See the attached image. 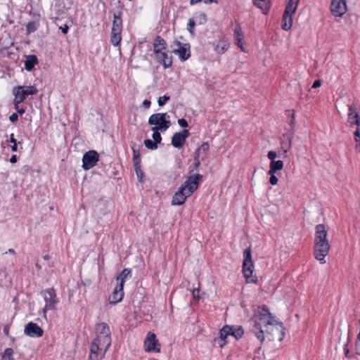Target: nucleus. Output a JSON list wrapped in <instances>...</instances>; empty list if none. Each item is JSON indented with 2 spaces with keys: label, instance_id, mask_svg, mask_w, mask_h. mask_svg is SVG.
<instances>
[{
  "label": "nucleus",
  "instance_id": "1",
  "mask_svg": "<svg viewBox=\"0 0 360 360\" xmlns=\"http://www.w3.org/2000/svg\"><path fill=\"white\" fill-rule=\"evenodd\" d=\"M275 320H276V317L271 314L268 307L265 304L258 306L254 310V314L250 319V322L252 323L251 332L259 340L261 344L265 340L264 329L269 328L275 322Z\"/></svg>",
  "mask_w": 360,
  "mask_h": 360
},
{
  "label": "nucleus",
  "instance_id": "2",
  "mask_svg": "<svg viewBox=\"0 0 360 360\" xmlns=\"http://www.w3.org/2000/svg\"><path fill=\"white\" fill-rule=\"evenodd\" d=\"M202 179V175L200 174H193L188 177L179 190L174 193L172 200V205H182L187 198L191 196L198 188L200 181Z\"/></svg>",
  "mask_w": 360,
  "mask_h": 360
},
{
  "label": "nucleus",
  "instance_id": "3",
  "mask_svg": "<svg viewBox=\"0 0 360 360\" xmlns=\"http://www.w3.org/2000/svg\"><path fill=\"white\" fill-rule=\"evenodd\" d=\"M328 231L324 224H319L315 227L314 255L321 264H325L330 245L327 240Z\"/></svg>",
  "mask_w": 360,
  "mask_h": 360
},
{
  "label": "nucleus",
  "instance_id": "4",
  "mask_svg": "<svg viewBox=\"0 0 360 360\" xmlns=\"http://www.w3.org/2000/svg\"><path fill=\"white\" fill-rule=\"evenodd\" d=\"M148 124L153 125L151 128L153 131L152 137L153 141L158 145L162 141V136L159 131L164 132L171 126L169 115L167 112L154 113L151 115L148 119Z\"/></svg>",
  "mask_w": 360,
  "mask_h": 360
},
{
  "label": "nucleus",
  "instance_id": "5",
  "mask_svg": "<svg viewBox=\"0 0 360 360\" xmlns=\"http://www.w3.org/2000/svg\"><path fill=\"white\" fill-rule=\"evenodd\" d=\"M122 11H118L113 14L112 27L110 34V41L112 44L117 46L120 44L122 39Z\"/></svg>",
  "mask_w": 360,
  "mask_h": 360
},
{
  "label": "nucleus",
  "instance_id": "6",
  "mask_svg": "<svg viewBox=\"0 0 360 360\" xmlns=\"http://www.w3.org/2000/svg\"><path fill=\"white\" fill-rule=\"evenodd\" d=\"M300 0H289L287 4L281 21V28L288 31L292 25V16L295 14Z\"/></svg>",
  "mask_w": 360,
  "mask_h": 360
},
{
  "label": "nucleus",
  "instance_id": "7",
  "mask_svg": "<svg viewBox=\"0 0 360 360\" xmlns=\"http://www.w3.org/2000/svg\"><path fill=\"white\" fill-rule=\"evenodd\" d=\"M295 113L292 112L290 121V129L281 137L280 148L283 153H287L292 146V141L295 134Z\"/></svg>",
  "mask_w": 360,
  "mask_h": 360
},
{
  "label": "nucleus",
  "instance_id": "8",
  "mask_svg": "<svg viewBox=\"0 0 360 360\" xmlns=\"http://www.w3.org/2000/svg\"><path fill=\"white\" fill-rule=\"evenodd\" d=\"M38 93L37 89L34 86H18L14 87L13 94L16 103H22L28 96H33Z\"/></svg>",
  "mask_w": 360,
  "mask_h": 360
},
{
  "label": "nucleus",
  "instance_id": "9",
  "mask_svg": "<svg viewBox=\"0 0 360 360\" xmlns=\"http://www.w3.org/2000/svg\"><path fill=\"white\" fill-rule=\"evenodd\" d=\"M265 333L270 335L271 340L282 341L285 337V327L282 322L275 320L269 328L264 329Z\"/></svg>",
  "mask_w": 360,
  "mask_h": 360
},
{
  "label": "nucleus",
  "instance_id": "10",
  "mask_svg": "<svg viewBox=\"0 0 360 360\" xmlns=\"http://www.w3.org/2000/svg\"><path fill=\"white\" fill-rule=\"evenodd\" d=\"M41 294L46 302L45 307L43 309L44 313L45 314L47 310H55L56 309V304L59 302L56 290L53 288H46Z\"/></svg>",
  "mask_w": 360,
  "mask_h": 360
},
{
  "label": "nucleus",
  "instance_id": "11",
  "mask_svg": "<svg viewBox=\"0 0 360 360\" xmlns=\"http://www.w3.org/2000/svg\"><path fill=\"white\" fill-rule=\"evenodd\" d=\"M98 160V153L94 150H89L83 155L82 167L84 170H89L96 166Z\"/></svg>",
  "mask_w": 360,
  "mask_h": 360
},
{
  "label": "nucleus",
  "instance_id": "12",
  "mask_svg": "<svg viewBox=\"0 0 360 360\" xmlns=\"http://www.w3.org/2000/svg\"><path fill=\"white\" fill-rule=\"evenodd\" d=\"M145 350L148 352H160V344L155 333L149 332L144 341Z\"/></svg>",
  "mask_w": 360,
  "mask_h": 360
},
{
  "label": "nucleus",
  "instance_id": "13",
  "mask_svg": "<svg viewBox=\"0 0 360 360\" xmlns=\"http://www.w3.org/2000/svg\"><path fill=\"white\" fill-rule=\"evenodd\" d=\"M174 44L178 46V49L173 50V53L178 55L181 61H186L191 57V46L188 43L183 44L175 40Z\"/></svg>",
  "mask_w": 360,
  "mask_h": 360
},
{
  "label": "nucleus",
  "instance_id": "14",
  "mask_svg": "<svg viewBox=\"0 0 360 360\" xmlns=\"http://www.w3.org/2000/svg\"><path fill=\"white\" fill-rule=\"evenodd\" d=\"M97 336L96 338H103V343L110 345L111 338L109 326L105 323H98L96 326Z\"/></svg>",
  "mask_w": 360,
  "mask_h": 360
},
{
  "label": "nucleus",
  "instance_id": "15",
  "mask_svg": "<svg viewBox=\"0 0 360 360\" xmlns=\"http://www.w3.org/2000/svg\"><path fill=\"white\" fill-rule=\"evenodd\" d=\"M157 62L163 65L165 69L171 68L172 65V56H169L167 51L160 49L153 50Z\"/></svg>",
  "mask_w": 360,
  "mask_h": 360
},
{
  "label": "nucleus",
  "instance_id": "16",
  "mask_svg": "<svg viewBox=\"0 0 360 360\" xmlns=\"http://www.w3.org/2000/svg\"><path fill=\"white\" fill-rule=\"evenodd\" d=\"M330 11L335 17L342 16L347 11L346 0H332Z\"/></svg>",
  "mask_w": 360,
  "mask_h": 360
},
{
  "label": "nucleus",
  "instance_id": "17",
  "mask_svg": "<svg viewBox=\"0 0 360 360\" xmlns=\"http://www.w3.org/2000/svg\"><path fill=\"white\" fill-rule=\"evenodd\" d=\"M24 333L30 338H41L44 330L36 323L29 322L24 328Z\"/></svg>",
  "mask_w": 360,
  "mask_h": 360
},
{
  "label": "nucleus",
  "instance_id": "18",
  "mask_svg": "<svg viewBox=\"0 0 360 360\" xmlns=\"http://www.w3.org/2000/svg\"><path fill=\"white\" fill-rule=\"evenodd\" d=\"M100 338H95L91 345L89 360H101L104 356V352L102 347H99Z\"/></svg>",
  "mask_w": 360,
  "mask_h": 360
},
{
  "label": "nucleus",
  "instance_id": "19",
  "mask_svg": "<svg viewBox=\"0 0 360 360\" xmlns=\"http://www.w3.org/2000/svg\"><path fill=\"white\" fill-rule=\"evenodd\" d=\"M189 135L190 133L187 129H183L179 132L175 133L172 137V145L176 148H181Z\"/></svg>",
  "mask_w": 360,
  "mask_h": 360
},
{
  "label": "nucleus",
  "instance_id": "20",
  "mask_svg": "<svg viewBox=\"0 0 360 360\" xmlns=\"http://www.w3.org/2000/svg\"><path fill=\"white\" fill-rule=\"evenodd\" d=\"M231 328L230 326H224L219 332V338L214 339V342H218L219 347L222 348L228 342L226 340L229 335H230Z\"/></svg>",
  "mask_w": 360,
  "mask_h": 360
},
{
  "label": "nucleus",
  "instance_id": "21",
  "mask_svg": "<svg viewBox=\"0 0 360 360\" xmlns=\"http://www.w3.org/2000/svg\"><path fill=\"white\" fill-rule=\"evenodd\" d=\"M247 265H245V262H243V273L244 276L249 283H257V278H252V273L254 269V264L252 262H247Z\"/></svg>",
  "mask_w": 360,
  "mask_h": 360
},
{
  "label": "nucleus",
  "instance_id": "22",
  "mask_svg": "<svg viewBox=\"0 0 360 360\" xmlns=\"http://www.w3.org/2000/svg\"><path fill=\"white\" fill-rule=\"evenodd\" d=\"M252 4L259 8L262 13L267 15L271 9L272 0H252Z\"/></svg>",
  "mask_w": 360,
  "mask_h": 360
},
{
  "label": "nucleus",
  "instance_id": "23",
  "mask_svg": "<svg viewBox=\"0 0 360 360\" xmlns=\"http://www.w3.org/2000/svg\"><path fill=\"white\" fill-rule=\"evenodd\" d=\"M124 288H119V285L115 288L112 295L109 297L108 301L110 304H116L121 302L124 297Z\"/></svg>",
  "mask_w": 360,
  "mask_h": 360
},
{
  "label": "nucleus",
  "instance_id": "24",
  "mask_svg": "<svg viewBox=\"0 0 360 360\" xmlns=\"http://www.w3.org/2000/svg\"><path fill=\"white\" fill-rule=\"evenodd\" d=\"M244 39V33L241 29L240 25H237L234 30V40L235 44L241 49V51H245L243 45V40Z\"/></svg>",
  "mask_w": 360,
  "mask_h": 360
},
{
  "label": "nucleus",
  "instance_id": "25",
  "mask_svg": "<svg viewBox=\"0 0 360 360\" xmlns=\"http://www.w3.org/2000/svg\"><path fill=\"white\" fill-rule=\"evenodd\" d=\"M214 50L218 54L224 53L229 48V43L224 39L216 40L212 43Z\"/></svg>",
  "mask_w": 360,
  "mask_h": 360
},
{
  "label": "nucleus",
  "instance_id": "26",
  "mask_svg": "<svg viewBox=\"0 0 360 360\" xmlns=\"http://www.w3.org/2000/svg\"><path fill=\"white\" fill-rule=\"evenodd\" d=\"M39 60L35 55H29L26 56L25 61V68L27 71L31 72L34 69V66L38 64Z\"/></svg>",
  "mask_w": 360,
  "mask_h": 360
},
{
  "label": "nucleus",
  "instance_id": "27",
  "mask_svg": "<svg viewBox=\"0 0 360 360\" xmlns=\"http://www.w3.org/2000/svg\"><path fill=\"white\" fill-rule=\"evenodd\" d=\"M210 149V145L207 142H204L198 148L195 152L194 155L199 157L202 161H204L207 158V153Z\"/></svg>",
  "mask_w": 360,
  "mask_h": 360
},
{
  "label": "nucleus",
  "instance_id": "28",
  "mask_svg": "<svg viewBox=\"0 0 360 360\" xmlns=\"http://www.w3.org/2000/svg\"><path fill=\"white\" fill-rule=\"evenodd\" d=\"M131 148L132 149L133 152V163L134 166L141 165V153H140V148H141V146H138L136 147V144L134 142L131 143Z\"/></svg>",
  "mask_w": 360,
  "mask_h": 360
},
{
  "label": "nucleus",
  "instance_id": "29",
  "mask_svg": "<svg viewBox=\"0 0 360 360\" xmlns=\"http://www.w3.org/2000/svg\"><path fill=\"white\" fill-rule=\"evenodd\" d=\"M131 276V270L130 269H124L117 276L116 279L117 281H120V283L117 284L119 285V288H124V285L125 283V280L127 277Z\"/></svg>",
  "mask_w": 360,
  "mask_h": 360
},
{
  "label": "nucleus",
  "instance_id": "30",
  "mask_svg": "<svg viewBox=\"0 0 360 360\" xmlns=\"http://www.w3.org/2000/svg\"><path fill=\"white\" fill-rule=\"evenodd\" d=\"M153 44V50L160 49V50L167 51V42L162 37H161L159 35L155 37Z\"/></svg>",
  "mask_w": 360,
  "mask_h": 360
},
{
  "label": "nucleus",
  "instance_id": "31",
  "mask_svg": "<svg viewBox=\"0 0 360 360\" xmlns=\"http://www.w3.org/2000/svg\"><path fill=\"white\" fill-rule=\"evenodd\" d=\"M283 168V162L282 160H278L271 161L269 173H276V172L281 170Z\"/></svg>",
  "mask_w": 360,
  "mask_h": 360
},
{
  "label": "nucleus",
  "instance_id": "32",
  "mask_svg": "<svg viewBox=\"0 0 360 360\" xmlns=\"http://www.w3.org/2000/svg\"><path fill=\"white\" fill-rule=\"evenodd\" d=\"M231 328L230 335L233 336L236 340H239L244 334V330L242 326H230Z\"/></svg>",
  "mask_w": 360,
  "mask_h": 360
},
{
  "label": "nucleus",
  "instance_id": "33",
  "mask_svg": "<svg viewBox=\"0 0 360 360\" xmlns=\"http://www.w3.org/2000/svg\"><path fill=\"white\" fill-rule=\"evenodd\" d=\"M193 18L198 25H204L207 20L206 14L202 12L196 13Z\"/></svg>",
  "mask_w": 360,
  "mask_h": 360
},
{
  "label": "nucleus",
  "instance_id": "34",
  "mask_svg": "<svg viewBox=\"0 0 360 360\" xmlns=\"http://www.w3.org/2000/svg\"><path fill=\"white\" fill-rule=\"evenodd\" d=\"M39 22H36V21H31V22H29L27 25H26V31H27V34H31L34 32H35L38 27H39Z\"/></svg>",
  "mask_w": 360,
  "mask_h": 360
},
{
  "label": "nucleus",
  "instance_id": "35",
  "mask_svg": "<svg viewBox=\"0 0 360 360\" xmlns=\"http://www.w3.org/2000/svg\"><path fill=\"white\" fill-rule=\"evenodd\" d=\"M13 349L12 348H6L1 354L3 359L13 360Z\"/></svg>",
  "mask_w": 360,
  "mask_h": 360
},
{
  "label": "nucleus",
  "instance_id": "36",
  "mask_svg": "<svg viewBox=\"0 0 360 360\" xmlns=\"http://www.w3.org/2000/svg\"><path fill=\"white\" fill-rule=\"evenodd\" d=\"M243 257V262H245V265H247V262H252L250 248H248L245 250H244Z\"/></svg>",
  "mask_w": 360,
  "mask_h": 360
},
{
  "label": "nucleus",
  "instance_id": "37",
  "mask_svg": "<svg viewBox=\"0 0 360 360\" xmlns=\"http://www.w3.org/2000/svg\"><path fill=\"white\" fill-rule=\"evenodd\" d=\"M347 121L351 125H358L359 122L360 124V116L358 112H355L352 117H347Z\"/></svg>",
  "mask_w": 360,
  "mask_h": 360
},
{
  "label": "nucleus",
  "instance_id": "38",
  "mask_svg": "<svg viewBox=\"0 0 360 360\" xmlns=\"http://www.w3.org/2000/svg\"><path fill=\"white\" fill-rule=\"evenodd\" d=\"M143 143L145 146L149 150H155L158 147V145L150 139H146Z\"/></svg>",
  "mask_w": 360,
  "mask_h": 360
},
{
  "label": "nucleus",
  "instance_id": "39",
  "mask_svg": "<svg viewBox=\"0 0 360 360\" xmlns=\"http://www.w3.org/2000/svg\"><path fill=\"white\" fill-rule=\"evenodd\" d=\"M134 167V169H135L137 178L139 179V181L142 182L143 177L144 176V173L141 169V165H135Z\"/></svg>",
  "mask_w": 360,
  "mask_h": 360
},
{
  "label": "nucleus",
  "instance_id": "40",
  "mask_svg": "<svg viewBox=\"0 0 360 360\" xmlns=\"http://www.w3.org/2000/svg\"><path fill=\"white\" fill-rule=\"evenodd\" d=\"M195 21L193 18H190L187 25V30L191 35H195L194 27L195 25Z\"/></svg>",
  "mask_w": 360,
  "mask_h": 360
},
{
  "label": "nucleus",
  "instance_id": "41",
  "mask_svg": "<svg viewBox=\"0 0 360 360\" xmlns=\"http://www.w3.org/2000/svg\"><path fill=\"white\" fill-rule=\"evenodd\" d=\"M357 108L355 104L352 103L350 105H348V114L347 117H352V115H354L355 112H356Z\"/></svg>",
  "mask_w": 360,
  "mask_h": 360
},
{
  "label": "nucleus",
  "instance_id": "42",
  "mask_svg": "<svg viewBox=\"0 0 360 360\" xmlns=\"http://www.w3.org/2000/svg\"><path fill=\"white\" fill-rule=\"evenodd\" d=\"M170 99V97L167 95H164L158 98V103L160 106H163Z\"/></svg>",
  "mask_w": 360,
  "mask_h": 360
},
{
  "label": "nucleus",
  "instance_id": "43",
  "mask_svg": "<svg viewBox=\"0 0 360 360\" xmlns=\"http://www.w3.org/2000/svg\"><path fill=\"white\" fill-rule=\"evenodd\" d=\"M359 333L357 335L356 341V352L358 355H360V319L359 321Z\"/></svg>",
  "mask_w": 360,
  "mask_h": 360
},
{
  "label": "nucleus",
  "instance_id": "44",
  "mask_svg": "<svg viewBox=\"0 0 360 360\" xmlns=\"http://www.w3.org/2000/svg\"><path fill=\"white\" fill-rule=\"evenodd\" d=\"M20 103H16V101L13 100V104H14V108L17 111V114L19 113L20 115H22L25 113V109L24 108H20L19 105H20Z\"/></svg>",
  "mask_w": 360,
  "mask_h": 360
},
{
  "label": "nucleus",
  "instance_id": "45",
  "mask_svg": "<svg viewBox=\"0 0 360 360\" xmlns=\"http://www.w3.org/2000/svg\"><path fill=\"white\" fill-rule=\"evenodd\" d=\"M270 175L269 183L274 186L278 183V178L276 176L275 173H269Z\"/></svg>",
  "mask_w": 360,
  "mask_h": 360
},
{
  "label": "nucleus",
  "instance_id": "46",
  "mask_svg": "<svg viewBox=\"0 0 360 360\" xmlns=\"http://www.w3.org/2000/svg\"><path fill=\"white\" fill-rule=\"evenodd\" d=\"M201 161L202 160L199 157L194 155V162H193V169H197L199 167Z\"/></svg>",
  "mask_w": 360,
  "mask_h": 360
},
{
  "label": "nucleus",
  "instance_id": "47",
  "mask_svg": "<svg viewBox=\"0 0 360 360\" xmlns=\"http://www.w3.org/2000/svg\"><path fill=\"white\" fill-rule=\"evenodd\" d=\"M178 124L180 127L183 128H186L188 126V122L184 118H181L178 120Z\"/></svg>",
  "mask_w": 360,
  "mask_h": 360
},
{
  "label": "nucleus",
  "instance_id": "48",
  "mask_svg": "<svg viewBox=\"0 0 360 360\" xmlns=\"http://www.w3.org/2000/svg\"><path fill=\"white\" fill-rule=\"evenodd\" d=\"M267 157L271 161H274V159L277 157V154L275 151L270 150L267 154Z\"/></svg>",
  "mask_w": 360,
  "mask_h": 360
},
{
  "label": "nucleus",
  "instance_id": "49",
  "mask_svg": "<svg viewBox=\"0 0 360 360\" xmlns=\"http://www.w3.org/2000/svg\"><path fill=\"white\" fill-rule=\"evenodd\" d=\"M101 339H103V338H101ZM98 346H99V347H102V348H103L104 352H106V350L109 348L110 345H107L105 343H103V340H100Z\"/></svg>",
  "mask_w": 360,
  "mask_h": 360
},
{
  "label": "nucleus",
  "instance_id": "50",
  "mask_svg": "<svg viewBox=\"0 0 360 360\" xmlns=\"http://www.w3.org/2000/svg\"><path fill=\"white\" fill-rule=\"evenodd\" d=\"M355 150L360 153V138L354 137Z\"/></svg>",
  "mask_w": 360,
  "mask_h": 360
},
{
  "label": "nucleus",
  "instance_id": "51",
  "mask_svg": "<svg viewBox=\"0 0 360 360\" xmlns=\"http://www.w3.org/2000/svg\"><path fill=\"white\" fill-rule=\"evenodd\" d=\"M344 352H345V356L347 358H350L351 356L349 355V349L348 348V342L345 343L344 345Z\"/></svg>",
  "mask_w": 360,
  "mask_h": 360
},
{
  "label": "nucleus",
  "instance_id": "52",
  "mask_svg": "<svg viewBox=\"0 0 360 360\" xmlns=\"http://www.w3.org/2000/svg\"><path fill=\"white\" fill-rule=\"evenodd\" d=\"M18 120V115L16 112L13 113L9 117V120L13 123L15 122Z\"/></svg>",
  "mask_w": 360,
  "mask_h": 360
},
{
  "label": "nucleus",
  "instance_id": "53",
  "mask_svg": "<svg viewBox=\"0 0 360 360\" xmlns=\"http://www.w3.org/2000/svg\"><path fill=\"white\" fill-rule=\"evenodd\" d=\"M59 29L64 34H66L69 31V27L67 25H64L63 26H59Z\"/></svg>",
  "mask_w": 360,
  "mask_h": 360
},
{
  "label": "nucleus",
  "instance_id": "54",
  "mask_svg": "<svg viewBox=\"0 0 360 360\" xmlns=\"http://www.w3.org/2000/svg\"><path fill=\"white\" fill-rule=\"evenodd\" d=\"M354 137L360 138V123L356 125V129L354 132Z\"/></svg>",
  "mask_w": 360,
  "mask_h": 360
},
{
  "label": "nucleus",
  "instance_id": "55",
  "mask_svg": "<svg viewBox=\"0 0 360 360\" xmlns=\"http://www.w3.org/2000/svg\"><path fill=\"white\" fill-rule=\"evenodd\" d=\"M9 330H10V326L8 325H5L3 328L4 333L6 336H9Z\"/></svg>",
  "mask_w": 360,
  "mask_h": 360
},
{
  "label": "nucleus",
  "instance_id": "56",
  "mask_svg": "<svg viewBox=\"0 0 360 360\" xmlns=\"http://www.w3.org/2000/svg\"><path fill=\"white\" fill-rule=\"evenodd\" d=\"M321 85V81L320 79H316L314 82L312 88L316 89L319 87Z\"/></svg>",
  "mask_w": 360,
  "mask_h": 360
},
{
  "label": "nucleus",
  "instance_id": "57",
  "mask_svg": "<svg viewBox=\"0 0 360 360\" xmlns=\"http://www.w3.org/2000/svg\"><path fill=\"white\" fill-rule=\"evenodd\" d=\"M150 104H151V102L148 100V99H145L143 102V105L146 108H149L150 106Z\"/></svg>",
  "mask_w": 360,
  "mask_h": 360
},
{
  "label": "nucleus",
  "instance_id": "58",
  "mask_svg": "<svg viewBox=\"0 0 360 360\" xmlns=\"http://www.w3.org/2000/svg\"><path fill=\"white\" fill-rule=\"evenodd\" d=\"M9 142L13 143V144H16L18 143H17V140L14 138V134H11L10 135V140H9Z\"/></svg>",
  "mask_w": 360,
  "mask_h": 360
},
{
  "label": "nucleus",
  "instance_id": "59",
  "mask_svg": "<svg viewBox=\"0 0 360 360\" xmlns=\"http://www.w3.org/2000/svg\"><path fill=\"white\" fill-rule=\"evenodd\" d=\"M10 162L11 163H15L18 161V157L16 155H13L11 158H10Z\"/></svg>",
  "mask_w": 360,
  "mask_h": 360
},
{
  "label": "nucleus",
  "instance_id": "60",
  "mask_svg": "<svg viewBox=\"0 0 360 360\" xmlns=\"http://www.w3.org/2000/svg\"><path fill=\"white\" fill-rule=\"evenodd\" d=\"M11 150H12L13 152H16V151L18 150V143H16V144H13V145L11 146Z\"/></svg>",
  "mask_w": 360,
  "mask_h": 360
},
{
  "label": "nucleus",
  "instance_id": "61",
  "mask_svg": "<svg viewBox=\"0 0 360 360\" xmlns=\"http://www.w3.org/2000/svg\"><path fill=\"white\" fill-rule=\"evenodd\" d=\"M200 2H202V0H191L190 1V4L191 5H194V4H196L200 3Z\"/></svg>",
  "mask_w": 360,
  "mask_h": 360
},
{
  "label": "nucleus",
  "instance_id": "62",
  "mask_svg": "<svg viewBox=\"0 0 360 360\" xmlns=\"http://www.w3.org/2000/svg\"><path fill=\"white\" fill-rule=\"evenodd\" d=\"M205 4H211L213 2H217V0H202Z\"/></svg>",
  "mask_w": 360,
  "mask_h": 360
},
{
  "label": "nucleus",
  "instance_id": "63",
  "mask_svg": "<svg viewBox=\"0 0 360 360\" xmlns=\"http://www.w3.org/2000/svg\"><path fill=\"white\" fill-rule=\"evenodd\" d=\"M43 259H44V260H49V259H51V257H50V255H44V256H43Z\"/></svg>",
  "mask_w": 360,
  "mask_h": 360
},
{
  "label": "nucleus",
  "instance_id": "64",
  "mask_svg": "<svg viewBox=\"0 0 360 360\" xmlns=\"http://www.w3.org/2000/svg\"><path fill=\"white\" fill-rule=\"evenodd\" d=\"M22 169L25 171V172H28L30 170V167L28 165H25L22 168Z\"/></svg>",
  "mask_w": 360,
  "mask_h": 360
}]
</instances>
